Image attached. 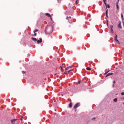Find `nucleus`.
<instances>
[{
    "instance_id": "nucleus-1",
    "label": "nucleus",
    "mask_w": 124,
    "mask_h": 124,
    "mask_svg": "<svg viewBox=\"0 0 124 124\" xmlns=\"http://www.w3.org/2000/svg\"><path fill=\"white\" fill-rule=\"evenodd\" d=\"M54 29V27L53 26H48L46 27L45 31L46 34H51L52 32H53V30Z\"/></svg>"
},
{
    "instance_id": "nucleus-2",
    "label": "nucleus",
    "mask_w": 124,
    "mask_h": 124,
    "mask_svg": "<svg viewBox=\"0 0 124 124\" xmlns=\"http://www.w3.org/2000/svg\"><path fill=\"white\" fill-rule=\"evenodd\" d=\"M80 106V103H77L74 106V109H77L78 107Z\"/></svg>"
},
{
    "instance_id": "nucleus-3",
    "label": "nucleus",
    "mask_w": 124,
    "mask_h": 124,
    "mask_svg": "<svg viewBox=\"0 0 124 124\" xmlns=\"http://www.w3.org/2000/svg\"><path fill=\"white\" fill-rule=\"evenodd\" d=\"M45 15L47 16V17H49V18H50L51 21H52V16H51V14L48 13H46L45 14Z\"/></svg>"
},
{
    "instance_id": "nucleus-4",
    "label": "nucleus",
    "mask_w": 124,
    "mask_h": 124,
    "mask_svg": "<svg viewBox=\"0 0 124 124\" xmlns=\"http://www.w3.org/2000/svg\"><path fill=\"white\" fill-rule=\"evenodd\" d=\"M117 37H118V36H117L116 35V36L114 37V40L116 41V42L118 43V44H120V42H119V40H118V39H117Z\"/></svg>"
},
{
    "instance_id": "nucleus-5",
    "label": "nucleus",
    "mask_w": 124,
    "mask_h": 124,
    "mask_svg": "<svg viewBox=\"0 0 124 124\" xmlns=\"http://www.w3.org/2000/svg\"><path fill=\"white\" fill-rule=\"evenodd\" d=\"M16 121H17V119H12L11 121V122L12 124H15V122H16Z\"/></svg>"
},
{
    "instance_id": "nucleus-6",
    "label": "nucleus",
    "mask_w": 124,
    "mask_h": 124,
    "mask_svg": "<svg viewBox=\"0 0 124 124\" xmlns=\"http://www.w3.org/2000/svg\"><path fill=\"white\" fill-rule=\"evenodd\" d=\"M110 75H113V73H109L106 75V77H108V76H110Z\"/></svg>"
},
{
    "instance_id": "nucleus-7",
    "label": "nucleus",
    "mask_w": 124,
    "mask_h": 124,
    "mask_svg": "<svg viewBox=\"0 0 124 124\" xmlns=\"http://www.w3.org/2000/svg\"><path fill=\"white\" fill-rule=\"evenodd\" d=\"M38 43H41L42 42V39L40 38V40H37Z\"/></svg>"
},
{
    "instance_id": "nucleus-8",
    "label": "nucleus",
    "mask_w": 124,
    "mask_h": 124,
    "mask_svg": "<svg viewBox=\"0 0 124 124\" xmlns=\"http://www.w3.org/2000/svg\"><path fill=\"white\" fill-rule=\"evenodd\" d=\"M63 65H64V66H65V64H62V66H60L61 70H63V69H62V67L63 66Z\"/></svg>"
},
{
    "instance_id": "nucleus-9",
    "label": "nucleus",
    "mask_w": 124,
    "mask_h": 124,
    "mask_svg": "<svg viewBox=\"0 0 124 124\" xmlns=\"http://www.w3.org/2000/svg\"><path fill=\"white\" fill-rule=\"evenodd\" d=\"M31 39L33 40V41H37V39L35 38L32 37Z\"/></svg>"
},
{
    "instance_id": "nucleus-10",
    "label": "nucleus",
    "mask_w": 124,
    "mask_h": 124,
    "mask_svg": "<svg viewBox=\"0 0 124 124\" xmlns=\"http://www.w3.org/2000/svg\"><path fill=\"white\" fill-rule=\"evenodd\" d=\"M68 73H69V71H65V72H64V73H62V74H68Z\"/></svg>"
},
{
    "instance_id": "nucleus-11",
    "label": "nucleus",
    "mask_w": 124,
    "mask_h": 124,
    "mask_svg": "<svg viewBox=\"0 0 124 124\" xmlns=\"http://www.w3.org/2000/svg\"><path fill=\"white\" fill-rule=\"evenodd\" d=\"M116 7H117V10H119V2L116 3Z\"/></svg>"
},
{
    "instance_id": "nucleus-12",
    "label": "nucleus",
    "mask_w": 124,
    "mask_h": 124,
    "mask_svg": "<svg viewBox=\"0 0 124 124\" xmlns=\"http://www.w3.org/2000/svg\"><path fill=\"white\" fill-rule=\"evenodd\" d=\"M107 0H103L104 3H105V5H107Z\"/></svg>"
},
{
    "instance_id": "nucleus-13",
    "label": "nucleus",
    "mask_w": 124,
    "mask_h": 124,
    "mask_svg": "<svg viewBox=\"0 0 124 124\" xmlns=\"http://www.w3.org/2000/svg\"><path fill=\"white\" fill-rule=\"evenodd\" d=\"M106 16L108 17V10H107L106 12Z\"/></svg>"
},
{
    "instance_id": "nucleus-14",
    "label": "nucleus",
    "mask_w": 124,
    "mask_h": 124,
    "mask_svg": "<svg viewBox=\"0 0 124 124\" xmlns=\"http://www.w3.org/2000/svg\"><path fill=\"white\" fill-rule=\"evenodd\" d=\"M72 105H73L72 103H70L69 104V108H72Z\"/></svg>"
},
{
    "instance_id": "nucleus-15",
    "label": "nucleus",
    "mask_w": 124,
    "mask_h": 124,
    "mask_svg": "<svg viewBox=\"0 0 124 124\" xmlns=\"http://www.w3.org/2000/svg\"><path fill=\"white\" fill-rule=\"evenodd\" d=\"M114 102H117L118 101V98H116L113 99Z\"/></svg>"
},
{
    "instance_id": "nucleus-16",
    "label": "nucleus",
    "mask_w": 124,
    "mask_h": 124,
    "mask_svg": "<svg viewBox=\"0 0 124 124\" xmlns=\"http://www.w3.org/2000/svg\"><path fill=\"white\" fill-rule=\"evenodd\" d=\"M118 28L119 29H122V26H121V23H120L118 25Z\"/></svg>"
},
{
    "instance_id": "nucleus-17",
    "label": "nucleus",
    "mask_w": 124,
    "mask_h": 124,
    "mask_svg": "<svg viewBox=\"0 0 124 124\" xmlns=\"http://www.w3.org/2000/svg\"><path fill=\"white\" fill-rule=\"evenodd\" d=\"M106 7H108V8H110V5H109V4H107V5H106Z\"/></svg>"
},
{
    "instance_id": "nucleus-18",
    "label": "nucleus",
    "mask_w": 124,
    "mask_h": 124,
    "mask_svg": "<svg viewBox=\"0 0 124 124\" xmlns=\"http://www.w3.org/2000/svg\"><path fill=\"white\" fill-rule=\"evenodd\" d=\"M75 3H76V4H78V3H79V1H78V0H77L76 1V2H75Z\"/></svg>"
},
{
    "instance_id": "nucleus-19",
    "label": "nucleus",
    "mask_w": 124,
    "mask_h": 124,
    "mask_svg": "<svg viewBox=\"0 0 124 124\" xmlns=\"http://www.w3.org/2000/svg\"><path fill=\"white\" fill-rule=\"evenodd\" d=\"M37 31H38V30L36 29L33 31V32L34 33H35V32H37Z\"/></svg>"
},
{
    "instance_id": "nucleus-20",
    "label": "nucleus",
    "mask_w": 124,
    "mask_h": 124,
    "mask_svg": "<svg viewBox=\"0 0 124 124\" xmlns=\"http://www.w3.org/2000/svg\"><path fill=\"white\" fill-rule=\"evenodd\" d=\"M86 69H87V70H89V71L91 70V69L90 67H87Z\"/></svg>"
},
{
    "instance_id": "nucleus-21",
    "label": "nucleus",
    "mask_w": 124,
    "mask_h": 124,
    "mask_svg": "<svg viewBox=\"0 0 124 124\" xmlns=\"http://www.w3.org/2000/svg\"><path fill=\"white\" fill-rule=\"evenodd\" d=\"M110 29H111V31H113V26H110Z\"/></svg>"
},
{
    "instance_id": "nucleus-22",
    "label": "nucleus",
    "mask_w": 124,
    "mask_h": 124,
    "mask_svg": "<svg viewBox=\"0 0 124 124\" xmlns=\"http://www.w3.org/2000/svg\"><path fill=\"white\" fill-rule=\"evenodd\" d=\"M69 68V67H67L65 68V70H68V69Z\"/></svg>"
},
{
    "instance_id": "nucleus-23",
    "label": "nucleus",
    "mask_w": 124,
    "mask_h": 124,
    "mask_svg": "<svg viewBox=\"0 0 124 124\" xmlns=\"http://www.w3.org/2000/svg\"><path fill=\"white\" fill-rule=\"evenodd\" d=\"M121 100H124V97L121 98Z\"/></svg>"
},
{
    "instance_id": "nucleus-24",
    "label": "nucleus",
    "mask_w": 124,
    "mask_h": 124,
    "mask_svg": "<svg viewBox=\"0 0 124 124\" xmlns=\"http://www.w3.org/2000/svg\"><path fill=\"white\" fill-rule=\"evenodd\" d=\"M25 72H26L25 71H22V73H23V74H24Z\"/></svg>"
},
{
    "instance_id": "nucleus-25",
    "label": "nucleus",
    "mask_w": 124,
    "mask_h": 124,
    "mask_svg": "<svg viewBox=\"0 0 124 124\" xmlns=\"http://www.w3.org/2000/svg\"><path fill=\"white\" fill-rule=\"evenodd\" d=\"M78 84H80L81 83V81L80 80H79L78 82Z\"/></svg>"
},
{
    "instance_id": "nucleus-26",
    "label": "nucleus",
    "mask_w": 124,
    "mask_h": 124,
    "mask_svg": "<svg viewBox=\"0 0 124 124\" xmlns=\"http://www.w3.org/2000/svg\"><path fill=\"white\" fill-rule=\"evenodd\" d=\"M121 17L122 18H124V15H123V14H121Z\"/></svg>"
},
{
    "instance_id": "nucleus-27",
    "label": "nucleus",
    "mask_w": 124,
    "mask_h": 124,
    "mask_svg": "<svg viewBox=\"0 0 124 124\" xmlns=\"http://www.w3.org/2000/svg\"><path fill=\"white\" fill-rule=\"evenodd\" d=\"M108 72H109V71H108V72H106V73H105V75H106V74H107L108 73Z\"/></svg>"
},
{
    "instance_id": "nucleus-28",
    "label": "nucleus",
    "mask_w": 124,
    "mask_h": 124,
    "mask_svg": "<svg viewBox=\"0 0 124 124\" xmlns=\"http://www.w3.org/2000/svg\"><path fill=\"white\" fill-rule=\"evenodd\" d=\"M122 95H124V92L121 93Z\"/></svg>"
},
{
    "instance_id": "nucleus-29",
    "label": "nucleus",
    "mask_w": 124,
    "mask_h": 124,
    "mask_svg": "<svg viewBox=\"0 0 124 124\" xmlns=\"http://www.w3.org/2000/svg\"><path fill=\"white\" fill-rule=\"evenodd\" d=\"M36 35H37L36 33H34V36H36Z\"/></svg>"
},
{
    "instance_id": "nucleus-30",
    "label": "nucleus",
    "mask_w": 124,
    "mask_h": 124,
    "mask_svg": "<svg viewBox=\"0 0 124 124\" xmlns=\"http://www.w3.org/2000/svg\"><path fill=\"white\" fill-rule=\"evenodd\" d=\"M107 25H108V20H107Z\"/></svg>"
},
{
    "instance_id": "nucleus-31",
    "label": "nucleus",
    "mask_w": 124,
    "mask_h": 124,
    "mask_svg": "<svg viewBox=\"0 0 124 124\" xmlns=\"http://www.w3.org/2000/svg\"><path fill=\"white\" fill-rule=\"evenodd\" d=\"M68 67H69V68H71V67H72V66H70Z\"/></svg>"
},
{
    "instance_id": "nucleus-32",
    "label": "nucleus",
    "mask_w": 124,
    "mask_h": 124,
    "mask_svg": "<svg viewBox=\"0 0 124 124\" xmlns=\"http://www.w3.org/2000/svg\"><path fill=\"white\" fill-rule=\"evenodd\" d=\"M72 70H69L68 71H69V72H70V71H72Z\"/></svg>"
},
{
    "instance_id": "nucleus-33",
    "label": "nucleus",
    "mask_w": 124,
    "mask_h": 124,
    "mask_svg": "<svg viewBox=\"0 0 124 124\" xmlns=\"http://www.w3.org/2000/svg\"><path fill=\"white\" fill-rule=\"evenodd\" d=\"M115 83H116V81H115V80L113 81V84H115Z\"/></svg>"
},
{
    "instance_id": "nucleus-34",
    "label": "nucleus",
    "mask_w": 124,
    "mask_h": 124,
    "mask_svg": "<svg viewBox=\"0 0 124 124\" xmlns=\"http://www.w3.org/2000/svg\"><path fill=\"white\" fill-rule=\"evenodd\" d=\"M66 19H67L68 20H69V19H68V16H67V17H66Z\"/></svg>"
},
{
    "instance_id": "nucleus-35",
    "label": "nucleus",
    "mask_w": 124,
    "mask_h": 124,
    "mask_svg": "<svg viewBox=\"0 0 124 124\" xmlns=\"http://www.w3.org/2000/svg\"><path fill=\"white\" fill-rule=\"evenodd\" d=\"M56 74H55V76H56Z\"/></svg>"
},
{
    "instance_id": "nucleus-36",
    "label": "nucleus",
    "mask_w": 124,
    "mask_h": 124,
    "mask_svg": "<svg viewBox=\"0 0 124 124\" xmlns=\"http://www.w3.org/2000/svg\"><path fill=\"white\" fill-rule=\"evenodd\" d=\"M57 77H59V76H57Z\"/></svg>"
},
{
    "instance_id": "nucleus-37",
    "label": "nucleus",
    "mask_w": 124,
    "mask_h": 124,
    "mask_svg": "<svg viewBox=\"0 0 124 124\" xmlns=\"http://www.w3.org/2000/svg\"><path fill=\"white\" fill-rule=\"evenodd\" d=\"M114 84H113V87H114Z\"/></svg>"
},
{
    "instance_id": "nucleus-38",
    "label": "nucleus",
    "mask_w": 124,
    "mask_h": 124,
    "mask_svg": "<svg viewBox=\"0 0 124 124\" xmlns=\"http://www.w3.org/2000/svg\"><path fill=\"white\" fill-rule=\"evenodd\" d=\"M77 109H76V110H75V111H77Z\"/></svg>"
},
{
    "instance_id": "nucleus-39",
    "label": "nucleus",
    "mask_w": 124,
    "mask_h": 124,
    "mask_svg": "<svg viewBox=\"0 0 124 124\" xmlns=\"http://www.w3.org/2000/svg\"><path fill=\"white\" fill-rule=\"evenodd\" d=\"M22 119H21V121H22Z\"/></svg>"
},
{
    "instance_id": "nucleus-40",
    "label": "nucleus",
    "mask_w": 124,
    "mask_h": 124,
    "mask_svg": "<svg viewBox=\"0 0 124 124\" xmlns=\"http://www.w3.org/2000/svg\"><path fill=\"white\" fill-rule=\"evenodd\" d=\"M123 104H124V102L123 103Z\"/></svg>"
}]
</instances>
